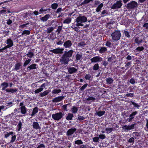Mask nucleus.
I'll list each match as a JSON object with an SVG mask.
<instances>
[{
  "instance_id": "nucleus-1",
  "label": "nucleus",
  "mask_w": 148,
  "mask_h": 148,
  "mask_svg": "<svg viewBox=\"0 0 148 148\" xmlns=\"http://www.w3.org/2000/svg\"><path fill=\"white\" fill-rule=\"evenodd\" d=\"M111 36L113 40L116 41L120 39L121 34L119 30H115L111 34Z\"/></svg>"
},
{
  "instance_id": "nucleus-2",
  "label": "nucleus",
  "mask_w": 148,
  "mask_h": 148,
  "mask_svg": "<svg viewBox=\"0 0 148 148\" xmlns=\"http://www.w3.org/2000/svg\"><path fill=\"white\" fill-rule=\"evenodd\" d=\"M138 5L137 3L134 1H133L126 5L125 6L128 10H132L137 8Z\"/></svg>"
},
{
  "instance_id": "nucleus-3",
  "label": "nucleus",
  "mask_w": 148,
  "mask_h": 148,
  "mask_svg": "<svg viewBox=\"0 0 148 148\" xmlns=\"http://www.w3.org/2000/svg\"><path fill=\"white\" fill-rule=\"evenodd\" d=\"M138 112L136 111L132 112L129 115V118L126 120L125 123H126L127 121L128 122H130L133 121L135 116L138 114ZM125 123V122H124Z\"/></svg>"
},
{
  "instance_id": "nucleus-4",
  "label": "nucleus",
  "mask_w": 148,
  "mask_h": 148,
  "mask_svg": "<svg viewBox=\"0 0 148 148\" xmlns=\"http://www.w3.org/2000/svg\"><path fill=\"white\" fill-rule=\"evenodd\" d=\"M123 5L121 0L117 1L116 3L112 5L111 8L112 9H116L120 8Z\"/></svg>"
},
{
  "instance_id": "nucleus-5",
  "label": "nucleus",
  "mask_w": 148,
  "mask_h": 148,
  "mask_svg": "<svg viewBox=\"0 0 148 148\" xmlns=\"http://www.w3.org/2000/svg\"><path fill=\"white\" fill-rule=\"evenodd\" d=\"M80 15H79V16L76 18V21L77 23L81 22L83 23H85L87 21V19L86 16H81Z\"/></svg>"
},
{
  "instance_id": "nucleus-6",
  "label": "nucleus",
  "mask_w": 148,
  "mask_h": 148,
  "mask_svg": "<svg viewBox=\"0 0 148 148\" xmlns=\"http://www.w3.org/2000/svg\"><path fill=\"white\" fill-rule=\"evenodd\" d=\"M90 60L92 63H96L101 62L103 60V58L100 56H97L91 59Z\"/></svg>"
},
{
  "instance_id": "nucleus-7",
  "label": "nucleus",
  "mask_w": 148,
  "mask_h": 148,
  "mask_svg": "<svg viewBox=\"0 0 148 148\" xmlns=\"http://www.w3.org/2000/svg\"><path fill=\"white\" fill-rule=\"evenodd\" d=\"M62 116V113H57L55 114H53L52 115V118L55 120H58L61 119Z\"/></svg>"
},
{
  "instance_id": "nucleus-8",
  "label": "nucleus",
  "mask_w": 148,
  "mask_h": 148,
  "mask_svg": "<svg viewBox=\"0 0 148 148\" xmlns=\"http://www.w3.org/2000/svg\"><path fill=\"white\" fill-rule=\"evenodd\" d=\"M136 125V123H134L132 124L131 125H124L123 127V129L127 131L130 130H131L134 129L135 128V126Z\"/></svg>"
},
{
  "instance_id": "nucleus-9",
  "label": "nucleus",
  "mask_w": 148,
  "mask_h": 148,
  "mask_svg": "<svg viewBox=\"0 0 148 148\" xmlns=\"http://www.w3.org/2000/svg\"><path fill=\"white\" fill-rule=\"evenodd\" d=\"M20 106L21 107L20 109L21 112L23 114H25L27 112L26 108L23 102H21L20 103Z\"/></svg>"
},
{
  "instance_id": "nucleus-10",
  "label": "nucleus",
  "mask_w": 148,
  "mask_h": 148,
  "mask_svg": "<svg viewBox=\"0 0 148 148\" xmlns=\"http://www.w3.org/2000/svg\"><path fill=\"white\" fill-rule=\"evenodd\" d=\"M64 49H56L50 50V51L55 54L61 53L63 52Z\"/></svg>"
},
{
  "instance_id": "nucleus-11",
  "label": "nucleus",
  "mask_w": 148,
  "mask_h": 148,
  "mask_svg": "<svg viewBox=\"0 0 148 148\" xmlns=\"http://www.w3.org/2000/svg\"><path fill=\"white\" fill-rule=\"evenodd\" d=\"M18 90L17 89L15 88H7L6 90H5V91L8 93H15Z\"/></svg>"
},
{
  "instance_id": "nucleus-12",
  "label": "nucleus",
  "mask_w": 148,
  "mask_h": 148,
  "mask_svg": "<svg viewBox=\"0 0 148 148\" xmlns=\"http://www.w3.org/2000/svg\"><path fill=\"white\" fill-rule=\"evenodd\" d=\"M6 44L9 48L12 47L14 45L13 42L10 38H8L7 40Z\"/></svg>"
},
{
  "instance_id": "nucleus-13",
  "label": "nucleus",
  "mask_w": 148,
  "mask_h": 148,
  "mask_svg": "<svg viewBox=\"0 0 148 148\" xmlns=\"http://www.w3.org/2000/svg\"><path fill=\"white\" fill-rule=\"evenodd\" d=\"M33 128L36 130H40L41 127L40 126L38 123L36 122H34L32 125Z\"/></svg>"
},
{
  "instance_id": "nucleus-14",
  "label": "nucleus",
  "mask_w": 148,
  "mask_h": 148,
  "mask_svg": "<svg viewBox=\"0 0 148 148\" xmlns=\"http://www.w3.org/2000/svg\"><path fill=\"white\" fill-rule=\"evenodd\" d=\"M77 69L74 67H70L68 69V71L69 74H72L75 73Z\"/></svg>"
},
{
  "instance_id": "nucleus-15",
  "label": "nucleus",
  "mask_w": 148,
  "mask_h": 148,
  "mask_svg": "<svg viewBox=\"0 0 148 148\" xmlns=\"http://www.w3.org/2000/svg\"><path fill=\"white\" fill-rule=\"evenodd\" d=\"M73 51L72 50H71L68 51H65V57L69 58L71 56Z\"/></svg>"
},
{
  "instance_id": "nucleus-16",
  "label": "nucleus",
  "mask_w": 148,
  "mask_h": 148,
  "mask_svg": "<svg viewBox=\"0 0 148 148\" xmlns=\"http://www.w3.org/2000/svg\"><path fill=\"white\" fill-rule=\"evenodd\" d=\"M1 86L2 88L1 90H6V88L8 86V83L6 82H4L1 84Z\"/></svg>"
},
{
  "instance_id": "nucleus-17",
  "label": "nucleus",
  "mask_w": 148,
  "mask_h": 148,
  "mask_svg": "<svg viewBox=\"0 0 148 148\" xmlns=\"http://www.w3.org/2000/svg\"><path fill=\"white\" fill-rule=\"evenodd\" d=\"M76 130V129L75 128L69 129L67 132V135L68 136L71 135L73 134Z\"/></svg>"
},
{
  "instance_id": "nucleus-18",
  "label": "nucleus",
  "mask_w": 148,
  "mask_h": 148,
  "mask_svg": "<svg viewBox=\"0 0 148 148\" xmlns=\"http://www.w3.org/2000/svg\"><path fill=\"white\" fill-rule=\"evenodd\" d=\"M64 98L62 96L54 98L53 100V101L54 102H57L60 101Z\"/></svg>"
},
{
  "instance_id": "nucleus-19",
  "label": "nucleus",
  "mask_w": 148,
  "mask_h": 148,
  "mask_svg": "<svg viewBox=\"0 0 148 148\" xmlns=\"http://www.w3.org/2000/svg\"><path fill=\"white\" fill-rule=\"evenodd\" d=\"M139 38L136 37L134 39V42L137 44L138 45H139L143 41L142 39H139Z\"/></svg>"
},
{
  "instance_id": "nucleus-20",
  "label": "nucleus",
  "mask_w": 148,
  "mask_h": 148,
  "mask_svg": "<svg viewBox=\"0 0 148 148\" xmlns=\"http://www.w3.org/2000/svg\"><path fill=\"white\" fill-rule=\"evenodd\" d=\"M22 64L20 62H18L16 63L15 64V68L14 70L15 71H17L20 69V67L21 66Z\"/></svg>"
},
{
  "instance_id": "nucleus-21",
  "label": "nucleus",
  "mask_w": 148,
  "mask_h": 148,
  "mask_svg": "<svg viewBox=\"0 0 148 148\" xmlns=\"http://www.w3.org/2000/svg\"><path fill=\"white\" fill-rule=\"evenodd\" d=\"M38 112V108L37 107L34 108L32 111V113L31 114L32 116H34Z\"/></svg>"
},
{
  "instance_id": "nucleus-22",
  "label": "nucleus",
  "mask_w": 148,
  "mask_h": 148,
  "mask_svg": "<svg viewBox=\"0 0 148 148\" xmlns=\"http://www.w3.org/2000/svg\"><path fill=\"white\" fill-rule=\"evenodd\" d=\"M37 65L35 64H33L30 65V66H28L27 69H29L30 70L32 69H35L37 68Z\"/></svg>"
},
{
  "instance_id": "nucleus-23",
  "label": "nucleus",
  "mask_w": 148,
  "mask_h": 148,
  "mask_svg": "<svg viewBox=\"0 0 148 148\" xmlns=\"http://www.w3.org/2000/svg\"><path fill=\"white\" fill-rule=\"evenodd\" d=\"M130 105H133L134 106V107L137 109H139L140 107V106L136 103L132 101H131L130 102Z\"/></svg>"
},
{
  "instance_id": "nucleus-24",
  "label": "nucleus",
  "mask_w": 148,
  "mask_h": 148,
  "mask_svg": "<svg viewBox=\"0 0 148 148\" xmlns=\"http://www.w3.org/2000/svg\"><path fill=\"white\" fill-rule=\"evenodd\" d=\"M107 48L104 47H102L99 50V51L100 53H102L105 52L107 51Z\"/></svg>"
},
{
  "instance_id": "nucleus-25",
  "label": "nucleus",
  "mask_w": 148,
  "mask_h": 148,
  "mask_svg": "<svg viewBox=\"0 0 148 148\" xmlns=\"http://www.w3.org/2000/svg\"><path fill=\"white\" fill-rule=\"evenodd\" d=\"M49 16L50 15L49 14H46L41 18L40 20L43 22L46 21L49 18Z\"/></svg>"
},
{
  "instance_id": "nucleus-26",
  "label": "nucleus",
  "mask_w": 148,
  "mask_h": 148,
  "mask_svg": "<svg viewBox=\"0 0 148 148\" xmlns=\"http://www.w3.org/2000/svg\"><path fill=\"white\" fill-rule=\"evenodd\" d=\"M6 117L10 121L12 119H14L16 117V116H14L13 114L11 113V114L8 115Z\"/></svg>"
},
{
  "instance_id": "nucleus-27",
  "label": "nucleus",
  "mask_w": 148,
  "mask_h": 148,
  "mask_svg": "<svg viewBox=\"0 0 148 148\" xmlns=\"http://www.w3.org/2000/svg\"><path fill=\"white\" fill-rule=\"evenodd\" d=\"M72 45V42L71 40H68L65 41V48L69 47Z\"/></svg>"
},
{
  "instance_id": "nucleus-28",
  "label": "nucleus",
  "mask_w": 148,
  "mask_h": 148,
  "mask_svg": "<svg viewBox=\"0 0 148 148\" xmlns=\"http://www.w3.org/2000/svg\"><path fill=\"white\" fill-rule=\"evenodd\" d=\"M11 140L10 141V143H13L16 140V136L15 134L14 133L12 135Z\"/></svg>"
},
{
  "instance_id": "nucleus-29",
  "label": "nucleus",
  "mask_w": 148,
  "mask_h": 148,
  "mask_svg": "<svg viewBox=\"0 0 148 148\" xmlns=\"http://www.w3.org/2000/svg\"><path fill=\"white\" fill-rule=\"evenodd\" d=\"M82 55L81 54L77 53L76 55V61H78L81 59Z\"/></svg>"
},
{
  "instance_id": "nucleus-30",
  "label": "nucleus",
  "mask_w": 148,
  "mask_h": 148,
  "mask_svg": "<svg viewBox=\"0 0 148 148\" xmlns=\"http://www.w3.org/2000/svg\"><path fill=\"white\" fill-rule=\"evenodd\" d=\"M103 6V3H101L97 7L96 9V11L97 12H99L101 9L102 8Z\"/></svg>"
},
{
  "instance_id": "nucleus-31",
  "label": "nucleus",
  "mask_w": 148,
  "mask_h": 148,
  "mask_svg": "<svg viewBox=\"0 0 148 148\" xmlns=\"http://www.w3.org/2000/svg\"><path fill=\"white\" fill-rule=\"evenodd\" d=\"M106 81L108 84H111L113 83L114 80L112 78L110 77L107 78Z\"/></svg>"
},
{
  "instance_id": "nucleus-32",
  "label": "nucleus",
  "mask_w": 148,
  "mask_h": 148,
  "mask_svg": "<svg viewBox=\"0 0 148 148\" xmlns=\"http://www.w3.org/2000/svg\"><path fill=\"white\" fill-rule=\"evenodd\" d=\"M108 14L107 11L106 10H104L101 12V17H103L106 16Z\"/></svg>"
},
{
  "instance_id": "nucleus-33",
  "label": "nucleus",
  "mask_w": 148,
  "mask_h": 148,
  "mask_svg": "<svg viewBox=\"0 0 148 148\" xmlns=\"http://www.w3.org/2000/svg\"><path fill=\"white\" fill-rule=\"evenodd\" d=\"M22 122H21V121H20L18 124V125L17 126V131H19L22 128Z\"/></svg>"
},
{
  "instance_id": "nucleus-34",
  "label": "nucleus",
  "mask_w": 148,
  "mask_h": 148,
  "mask_svg": "<svg viewBox=\"0 0 148 148\" xmlns=\"http://www.w3.org/2000/svg\"><path fill=\"white\" fill-rule=\"evenodd\" d=\"M34 53L31 51H29L26 55L30 58H32L34 56Z\"/></svg>"
},
{
  "instance_id": "nucleus-35",
  "label": "nucleus",
  "mask_w": 148,
  "mask_h": 148,
  "mask_svg": "<svg viewBox=\"0 0 148 148\" xmlns=\"http://www.w3.org/2000/svg\"><path fill=\"white\" fill-rule=\"evenodd\" d=\"M49 91L48 90H47L45 91L42 92L40 93V96L41 97H44L45 96H46L49 93Z\"/></svg>"
},
{
  "instance_id": "nucleus-36",
  "label": "nucleus",
  "mask_w": 148,
  "mask_h": 148,
  "mask_svg": "<svg viewBox=\"0 0 148 148\" xmlns=\"http://www.w3.org/2000/svg\"><path fill=\"white\" fill-rule=\"evenodd\" d=\"M105 113V112L104 111H99L97 112V115L100 117L103 115Z\"/></svg>"
},
{
  "instance_id": "nucleus-37",
  "label": "nucleus",
  "mask_w": 148,
  "mask_h": 148,
  "mask_svg": "<svg viewBox=\"0 0 148 148\" xmlns=\"http://www.w3.org/2000/svg\"><path fill=\"white\" fill-rule=\"evenodd\" d=\"M105 130L106 131V133L108 134L112 132L113 130V129L112 128L107 127L106 129Z\"/></svg>"
},
{
  "instance_id": "nucleus-38",
  "label": "nucleus",
  "mask_w": 148,
  "mask_h": 148,
  "mask_svg": "<svg viewBox=\"0 0 148 148\" xmlns=\"http://www.w3.org/2000/svg\"><path fill=\"white\" fill-rule=\"evenodd\" d=\"M71 110L72 113H76L78 111V108L74 106L72 108Z\"/></svg>"
},
{
  "instance_id": "nucleus-39",
  "label": "nucleus",
  "mask_w": 148,
  "mask_h": 148,
  "mask_svg": "<svg viewBox=\"0 0 148 148\" xmlns=\"http://www.w3.org/2000/svg\"><path fill=\"white\" fill-rule=\"evenodd\" d=\"M85 45H86V44L84 41L80 42L77 45L78 47H84Z\"/></svg>"
},
{
  "instance_id": "nucleus-40",
  "label": "nucleus",
  "mask_w": 148,
  "mask_h": 148,
  "mask_svg": "<svg viewBox=\"0 0 148 148\" xmlns=\"http://www.w3.org/2000/svg\"><path fill=\"white\" fill-rule=\"evenodd\" d=\"M14 134V132H7L4 135V137L7 138L9 137L10 135H12V134Z\"/></svg>"
},
{
  "instance_id": "nucleus-41",
  "label": "nucleus",
  "mask_w": 148,
  "mask_h": 148,
  "mask_svg": "<svg viewBox=\"0 0 148 148\" xmlns=\"http://www.w3.org/2000/svg\"><path fill=\"white\" fill-rule=\"evenodd\" d=\"M84 78L86 80H89L92 78V77L90 74H86L85 75Z\"/></svg>"
},
{
  "instance_id": "nucleus-42",
  "label": "nucleus",
  "mask_w": 148,
  "mask_h": 148,
  "mask_svg": "<svg viewBox=\"0 0 148 148\" xmlns=\"http://www.w3.org/2000/svg\"><path fill=\"white\" fill-rule=\"evenodd\" d=\"M30 34V32L29 30H24L21 34L22 35H29Z\"/></svg>"
},
{
  "instance_id": "nucleus-43",
  "label": "nucleus",
  "mask_w": 148,
  "mask_h": 148,
  "mask_svg": "<svg viewBox=\"0 0 148 148\" xmlns=\"http://www.w3.org/2000/svg\"><path fill=\"white\" fill-rule=\"evenodd\" d=\"M115 58V56L114 55H112L111 57L108 58V60L109 62H111Z\"/></svg>"
},
{
  "instance_id": "nucleus-44",
  "label": "nucleus",
  "mask_w": 148,
  "mask_h": 148,
  "mask_svg": "<svg viewBox=\"0 0 148 148\" xmlns=\"http://www.w3.org/2000/svg\"><path fill=\"white\" fill-rule=\"evenodd\" d=\"M123 33L125 35V37L129 38L130 37V35L129 34V33L128 32L125 30H124Z\"/></svg>"
},
{
  "instance_id": "nucleus-45",
  "label": "nucleus",
  "mask_w": 148,
  "mask_h": 148,
  "mask_svg": "<svg viewBox=\"0 0 148 148\" xmlns=\"http://www.w3.org/2000/svg\"><path fill=\"white\" fill-rule=\"evenodd\" d=\"M86 100L87 101H94L95 99L93 97L89 96L86 98Z\"/></svg>"
},
{
  "instance_id": "nucleus-46",
  "label": "nucleus",
  "mask_w": 148,
  "mask_h": 148,
  "mask_svg": "<svg viewBox=\"0 0 148 148\" xmlns=\"http://www.w3.org/2000/svg\"><path fill=\"white\" fill-rule=\"evenodd\" d=\"M99 68V64L98 63L95 64L93 66V69L94 70L96 71L98 70Z\"/></svg>"
},
{
  "instance_id": "nucleus-47",
  "label": "nucleus",
  "mask_w": 148,
  "mask_h": 148,
  "mask_svg": "<svg viewBox=\"0 0 148 148\" xmlns=\"http://www.w3.org/2000/svg\"><path fill=\"white\" fill-rule=\"evenodd\" d=\"M31 59H29L28 60H26L23 64V66H25L27 65L31 61Z\"/></svg>"
},
{
  "instance_id": "nucleus-48",
  "label": "nucleus",
  "mask_w": 148,
  "mask_h": 148,
  "mask_svg": "<svg viewBox=\"0 0 148 148\" xmlns=\"http://www.w3.org/2000/svg\"><path fill=\"white\" fill-rule=\"evenodd\" d=\"M73 115L72 114H69L66 117V119L67 120H71L72 119Z\"/></svg>"
},
{
  "instance_id": "nucleus-49",
  "label": "nucleus",
  "mask_w": 148,
  "mask_h": 148,
  "mask_svg": "<svg viewBox=\"0 0 148 148\" xmlns=\"http://www.w3.org/2000/svg\"><path fill=\"white\" fill-rule=\"evenodd\" d=\"M132 134L133 136L136 138L137 137L139 136L140 135L137 132H133Z\"/></svg>"
},
{
  "instance_id": "nucleus-50",
  "label": "nucleus",
  "mask_w": 148,
  "mask_h": 148,
  "mask_svg": "<svg viewBox=\"0 0 148 148\" xmlns=\"http://www.w3.org/2000/svg\"><path fill=\"white\" fill-rule=\"evenodd\" d=\"M72 144L69 141L65 142V146L66 147L70 148Z\"/></svg>"
},
{
  "instance_id": "nucleus-51",
  "label": "nucleus",
  "mask_w": 148,
  "mask_h": 148,
  "mask_svg": "<svg viewBox=\"0 0 148 148\" xmlns=\"http://www.w3.org/2000/svg\"><path fill=\"white\" fill-rule=\"evenodd\" d=\"M75 143L77 145H82L83 143V142L81 140H77L75 142Z\"/></svg>"
},
{
  "instance_id": "nucleus-52",
  "label": "nucleus",
  "mask_w": 148,
  "mask_h": 148,
  "mask_svg": "<svg viewBox=\"0 0 148 148\" xmlns=\"http://www.w3.org/2000/svg\"><path fill=\"white\" fill-rule=\"evenodd\" d=\"M99 138H100L101 139H104L106 138V136H105V134H100L99 135Z\"/></svg>"
},
{
  "instance_id": "nucleus-53",
  "label": "nucleus",
  "mask_w": 148,
  "mask_h": 148,
  "mask_svg": "<svg viewBox=\"0 0 148 148\" xmlns=\"http://www.w3.org/2000/svg\"><path fill=\"white\" fill-rule=\"evenodd\" d=\"M61 90L60 89H54L52 91L53 94H58L60 92Z\"/></svg>"
},
{
  "instance_id": "nucleus-54",
  "label": "nucleus",
  "mask_w": 148,
  "mask_h": 148,
  "mask_svg": "<svg viewBox=\"0 0 148 148\" xmlns=\"http://www.w3.org/2000/svg\"><path fill=\"white\" fill-rule=\"evenodd\" d=\"M88 85V84L87 83H86L84 85H83L80 88V90L81 91H83L86 88L87 86Z\"/></svg>"
},
{
  "instance_id": "nucleus-55",
  "label": "nucleus",
  "mask_w": 148,
  "mask_h": 148,
  "mask_svg": "<svg viewBox=\"0 0 148 148\" xmlns=\"http://www.w3.org/2000/svg\"><path fill=\"white\" fill-rule=\"evenodd\" d=\"M92 140L94 142H98L99 141V140L98 137H96L93 138Z\"/></svg>"
},
{
  "instance_id": "nucleus-56",
  "label": "nucleus",
  "mask_w": 148,
  "mask_h": 148,
  "mask_svg": "<svg viewBox=\"0 0 148 148\" xmlns=\"http://www.w3.org/2000/svg\"><path fill=\"white\" fill-rule=\"evenodd\" d=\"M19 112L18 109L16 108L14 110L13 112H12V113L13 114H14V116H16V117L17 116L16 114L18 112Z\"/></svg>"
},
{
  "instance_id": "nucleus-57",
  "label": "nucleus",
  "mask_w": 148,
  "mask_h": 148,
  "mask_svg": "<svg viewBox=\"0 0 148 148\" xmlns=\"http://www.w3.org/2000/svg\"><path fill=\"white\" fill-rule=\"evenodd\" d=\"M144 49V47H138L136 48V50L138 51H142Z\"/></svg>"
},
{
  "instance_id": "nucleus-58",
  "label": "nucleus",
  "mask_w": 148,
  "mask_h": 148,
  "mask_svg": "<svg viewBox=\"0 0 148 148\" xmlns=\"http://www.w3.org/2000/svg\"><path fill=\"white\" fill-rule=\"evenodd\" d=\"M58 6V5L57 3H54L51 5V8L53 9H56Z\"/></svg>"
},
{
  "instance_id": "nucleus-59",
  "label": "nucleus",
  "mask_w": 148,
  "mask_h": 148,
  "mask_svg": "<svg viewBox=\"0 0 148 148\" xmlns=\"http://www.w3.org/2000/svg\"><path fill=\"white\" fill-rule=\"evenodd\" d=\"M132 62L130 61L127 63H125V67H127V68H128L129 67V66L131 64H132Z\"/></svg>"
},
{
  "instance_id": "nucleus-60",
  "label": "nucleus",
  "mask_w": 148,
  "mask_h": 148,
  "mask_svg": "<svg viewBox=\"0 0 148 148\" xmlns=\"http://www.w3.org/2000/svg\"><path fill=\"white\" fill-rule=\"evenodd\" d=\"M129 82L132 84H134L135 83V79L133 78H131L130 79Z\"/></svg>"
},
{
  "instance_id": "nucleus-61",
  "label": "nucleus",
  "mask_w": 148,
  "mask_h": 148,
  "mask_svg": "<svg viewBox=\"0 0 148 148\" xmlns=\"http://www.w3.org/2000/svg\"><path fill=\"white\" fill-rule=\"evenodd\" d=\"M53 29V27H50L48 28L47 30V32L48 33H49L51 32Z\"/></svg>"
},
{
  "instance_id": "nucleus-62",
  "label": "nucleus",
  "mask_w": 148,
  "mask_h": 148,
  "mask_svg": "<svg viewBox=\"0 0 148 148\" xmlns=\"http://www.w3.org/2000/svg\"><path fill=\"white\" fill-rule=\"evenodd\" d=\"M111 45L112 43L110 41H107L105 45L107 47H110L111 46Z\"/></svg>"
},
{
  "instance_id": "nucleus-63",
  "label": "nucleus",
  "mask_w": 148,
  "mask_h": 148,
  "mask_svg": "<svg viewBox=\"0 0 148 148\" xmlns=\"http://www.w3.org/2000/svg\"><path fill=\"white\" fill-rule=\"evenodd\" d=\"M71 21V18H67L65 19V23L69 24Z\"/></svg>"
},
{
  "instance_id": "nucleus-64",
  "label": "nucleus",
  "mask_w": 148,
  "mask_h": 148,
  "mask_svg": "<svg viewBox=\"0 0 148 148\" xmlns=\"http://www.w3.org/2000/svg\"><path fill=\"white\" fill-rule=\"evenodd\" d=\"M42 91V89L39 88L35 90L34 92L35 94H37L40 92Z\"/></svg>"
}]
</instances>
